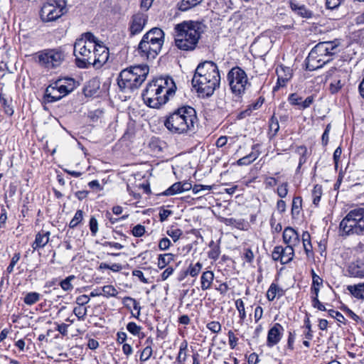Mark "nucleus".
Here are the masks:
<instances>
[{
  "instance_id": "obj_13",
  "label": "nucleus",
  "mask_w": 364,
  "mask_h": 364,
  "mask_svg": "<svg viewBox=\"0 0 364 364\" xmlns=\"http://www.w3.org/2000/svg\"><path fill=\"white\" fill-rule=\"evenodd\" d=\"M294 257V248L290 246H277L272 252V259L274 261H279L282 264L290 262Z\"/></svg>"
},
{
  "instance_id": "obj_58",
  "label": "nucleus",
  "mask_w": 364,
  "mask_h": 364,
  "mask_svg": "<svg viewBox=\"0 0 364 364\" xmlns=\"http://www.w3.org/2000/svg\"><path fill=\"white\" fill-rule=\"evenodd\" d=\"M90 299L87 295L83 294L76 298V304L78 306H83L90 301Z\"/></svg>"
},
{
  "instance_id": "obj_6",
  "label": "nucleus",
  "mask_w": 364,
  "mask_h": 364,
  "mask_svg": "<svg viewBox=\"0 0 364 364\" xmlns=\"http://www.w3.org/2000/svg\"><path fill=\"white\" fill-rule=\"evenodd\" d=\"M196 120V112L193 107H182L166 116L164 124L172 134H182L193 129Z\"/></svg>"
},
{
  "instance_id": "obj_24",
  "label": "nucleus",
  "mask_w": 364,
  "mask_h": 364,
  "mask_svg": "<svg viewBox=\"0 0 364 364\" xmlns=\"http://www.w3.org/2000/svg\"><path fill=\"white\" fill-rule=\"evenodd\" d=\"M259 147V144H255L252 146V151L248 155L240 159L237 164L239 166H247L255 161L259 156V152L257 149Z\"/></svg>"
},
{
  "instance_id": "obj_5",
  "label": "nucleus",
  "mask_w": 364,
  "mask_h": 364,
  "mask_svg": "<svg viewBox=\"0 0 364 364\" xmlns=\"http://www.w3.org/2000/svg\"><path fill=\"white\" fill-rule=\"evenodd\" d=\"M340 41L337 39L317 43L311 49L306 60V68L309 70H315L322 68L340 52Z\"/></svg>"
},
{
  "instance_id": "obj_18",
  "label": "nucleus",
  "mask_w": 364,
  "mask_h": 364,
  "mask_svg": "<svg viewBox=\"0 0 364 364\" xmlns=\"http://www.w3.org/2000/svg\"><path fill=\"white\" fill-rule=\"evenodd\" d=\"M276 73L277 75V85L274 87V91L284 87L292 77V70L289 67L279 65L277 67Z\"/></svg>"
},
{
  "instance_id": "obj_57",
  "label": "nucleus",
  "mask_w": 364,
  "mask_h": 364,
  "mask_svg": "<svg viewBox=\"0 0 364 364\" xmlns=\"http://www.w3.org/2000/svg\"><path fill=\"white\" fill-rule=\"evenodd\" d=\"M301 205V198L300 197H295L293 198L291 211L294 213L295 211L297 213Z\"/></svg>"
},
{
  "instance_id": "obj_45",
  "label": "nucleus",
  "mask_w": 364,
  "mask_h": 364,
  "mask_svg": "<svg viewBox=\"0 0 364 364\" xmlns=\"http://www.w3.org/2000/svg\"><path fill=\"white\" fill-rule=\"evenodd\" d=\"M360 266L353 262L348 267V272L350 277L358 278Z\"/></svg>"
},
{
  "instance_id": "obj_21",
  "label": "nucleus",
  "mask_w": 364,
  "mask_h": 364,
  "mask_svg": "<svg viewBox=\"0 0 364 364\" xmlns=\"http://www.w3.org/2000/svg\"><path fill=\"white\" fill-rule=\"evenodd\" d=\"M45 97L48 102H53L63 97L59 89L58 88V83H56V82L50 84L46 89Z\"/></svg>"
},
{
  "instance_id": "obj_40",
  "label": "nucleus",
  "mask_w": 364,
  "mask_h": 364,
  "mask_svg": "<svg viewBox=\"0 0 364 364\" xmlns=\"http://www.w3.org/2000/svg\"><path fill=\"white\" fill-rule=\"evenodd\" d=\"M235 307L239 312V317L240 320L244 321L246 318V311L245 304L241 299H238L235 301Z\"/></svg>"
},
{
  "instance_id": "obj_27",
  "label": "nucleus",
  "mask_w": 364,
  "mask_h": 364,
  "mask_svg": "<svg viewBox=\"0 0 364 364\" xmlns=\"http://www.w3.org/2000/svg\"><path fill=\"white\" fill-rule=\"evenodd\" d=\"M349 292L356 299H364V282L347 287Z\"/></svg>"
},
{
  "instance_id": "obj_12",
  "label": "nucleus",
  "mask_w": 364,
  "mask_h": 364,
  "mask_svg": "<svg viewBox=\"0 0 364 364\" xmlns=\"http://www.w3.org/2000/svg\"><path fill=\"white\" fill-rule=\"evenodd\" d=\"M348 72L345 69L331 68L326 75V80H330L329 90L331 94L338 92L346 82Z\"/></svg>"
},
{
  "instance_id": "obj_60",
  "label": "nucleus",
  "mask_w": 364,
  "mask_h": 364,
  "mask_svg": "<svg viewBox=\"0 0 364 364\" xmlns=\"http://www.w3.org/2000/svg\"><path fill=\"white\" fill-rule=\"evenodd\" d=\"M174 272V269L172 267H168L161 274V279L162 281L166 280Z\"/></svg>"
},
{
  "instance_id": "obj_43",
  "label": "nucleus",
  "mask_w": 364,
  "mask_h": 364,
  "mask_svg": "<svg viewBox=\"0 0 364 364\" xmlns=\"http://www.w3.org/2000/svg\"><path fill=\"white\" fill-rule=\"evenodd\" d=\"M322 195V187L319 185H316L312 191L313 203L314 205H318Z\"/></svg>"
},
{
  "instance_id": "obj_46",
  "label": "nucleus",
  "mask_w": 364,
  "mask_h": 364,
  "mask_svg": "<svg viewBox=\"0 0 364 364\" xmlns=\"http://www.w3.org/2000/svg\"><path fill=\"white\" fill-rule=\"evenodd\" d=\"M20 258H21L20 252H16L13 255V257L11 259V262L6 268L7 273L11 274L14 271V268L15 265L16 264V263L19 261Z\"/></svg>"
},
{
  "instance_id": "obj_23",
  "label": "nucleus",
  "mask_w": 364,
  "mask_h": 364,
  "mask_svg": "<svg viewBox=\"0 0 364 364\" xmlns=\"http://www.w3.org/2000/svg\"><path fill=\"white\" fill-rule=\"evenodd\" d=\"M214 280V273L213 271L207 270L202 273L200 276V288L203 291L210 289Z\"/></svg>"
},
{
  "instance_id": "obj_30",
  "label": "nucleus",
  "mask_w": 364,
  "mask_h": 364,
  "mask_svg": "<svg viewBox=\"0 0 364 364\" xmlns=\"http://www.w3.org/2000/svg\"><path fill=\"white\" fill-rule=\"evenodd\" d=\"M188 345V342L186 340L183 341L180 344L178 354L176 358V361L178 364H184L186 360Z\"/></svg>"
},
{
  "instance_id": "obj_32",
  "label": "nucleus",
  "mask_w": 364,
  "mask_h": 364,
  "mask_svg": "<svg viewBox=\"0 0 364 364\" xmlns=\"http://www.w3.org/2000/svg\"><path fill=\"white\" fill-rule=\"evenodd\" d=\"M41 299V294L38 292L31 291L27 293L24 298L23 301L28 306L33 305L37 303Z\"/></svg>"
},
{
  "instance_id": "obj_28",
  "label": "nucleus",
  "mask_w": 364,
  "mask_h": 364,
  "mask_svg": "<svg viewBox=\"0 0 364 364\" xmlns=\"http://www.w3.org/2000/svg\"><path fill=\"white\" fill-rule=\"evenodd\" d=\"M174 255L171 253L161 254L158 257L157 267L160 269H164L173 261Z\"/></svg>"
},
{
  "instance_id": "obj_62",
  "label": "nucleus",
  "mask_w": 364,
  "mask_h": 364,
  "mask_svg": "<svg viewBox=\"0 0 364 364\" xmlns=\"http://www.w3.org/2000/svg\"><path fill=\"white\" fill-rule=\"evenodd\" d=\"M312 306L314 308H316L320 311H326V310L324 305L321 302H320V301L318 300V298H316V297H312Z\"/></svg>"
},
{
  "instance_id": "obj_38",
  "label": "nucleus",
  "mask_w": 364,
  "mask_h": 364,
  "mask_svg": "<svg viewBox=\"0 0 364 364\" xmlns=\"http://www.w3.org/2000/svg\"><path fill=\"white\" fill-rule=\"evenodd\" d=\"M202 0H182L179 9L181 11H187L189 9L194 7L199 4Z\"/></svg>"
},
{
  "instance_id": "obj_35",
  "label": "nucleus",
  "mask_w": 364,
  "mask_h": 364,
  "mask_svg": "<svg viewBox=\"0 0 364 364\" xmlns=\"http://www.w3.org/2000/svg\"><path fill=\"white\" fill-rule=\"evenodd\" d=\"M296 153L299 155L298 168L306 162L307 160V148L305 146H299L296 149Z\"/></svg>"
},
{
  "instance_id": "obj_59",
  "label": "nucleus",
  "mask_w": 364,
  "mask_h": 364,
  "mask_svg": "<svg viewBox=\"0 0 364 364\" xmlns=\"http://www.w3.org/2000/svg\"><path fill=\"white\" fill-rule=\"evenodd\" d=\"M173 214V212L167 209H161L159 212V218L161 222L165 221L170 215Z\"/></svg>"
},
{
  "instance_id": "obj_50",
  "label": "nucleus",
  "mask_w": 364,
  "mask_h": 364,
  "mask_svg": "<svg viewBox=\"0 0 364 364\" xmlns=\"http://www.w3.org/2000/svg\"><path fill=\"white\" fill-rule=\"evenodd\" d=\"M288 100L291 105H298V106H299V108L301 107L302 97H300L298 94H296V93L291 94L288 97Z\"/></svg>"
},
{
  "instance_id": "obj_2",
  "label": "nucleus",
  "mask_w": 364,
  "mask_h": 364,
  "mask_svg": "<svg viewBox=\"0 0 364 364\" xmlns=\"http://www.w3.org/2000/svg\"><path fill=\"white\" fill-rule=\"evenodd\" d=\"M220 75L217 65L212 61L200 63L192 79L193 87L203 97L211 96L219 87Z\"/></svg>"
},
{
  "instance_id": "obj_3",
  "label": "nucleus",
  "mask_w": 364,
  "mask_h": 364,
  "mask_svg": "<svg viewBox=\"0 0 364 364\" xmlns=\"http://www.w3.org/2000/svg\"><path fill=\"white\" fill-rule=\"evenodd\" d=\"M176 86L169 77L157 78L146 85L142 93L144 103L151 108H159L166 104L176 92Z\"/></svg>"
},
{
  "instance_id": "obj_63",
  "label": "nucleus",
  "mask_w": 364,
  "mask_h": 364,
  "mask_svg": "<svg viewBox=\"0 0 364 364\" xmlns=\"http://www.w3.org/2000/svg\"><path fill=\"white\" fill-rule=\"evenodd\" d=\"M302 243H303V247H304V251H305L307 257L312 256L313 252H312V245H311V240H309L308 242H304Z\"/></svg>"
},
{
  "instance_id": "obj_7",
  "label": "nucleus",
  "mask_w": 364,
  "mask_h": 364,
  "mask_svg": "<svg viewBox=\"0 0 364 364\" xmlns=\"http://www.w3.org/2000/svg\"><path fill=\"white\" fill-rule=\"evenodd\" d=\"M149 72L146 65L131 66L121 71L118 85L123 91L139 88L146 80Z\"/></svg>"
},
{
  "instance_id": "obj_39",
  "label": "nucleus",
  "mask_w": 364,
  "mask_h": 364,
  "mask_svg": "<svg viewBox=\"0 0 364 364\" xmlns=\"http://www.w3.org/2000/svg\"><path fill=\"white\" fill-rule=\"evenodd\" d=\"M83 219V212L81 210H78L75 213L73 218L70 220L69 223V227L70 228H75L79 225Z\"/></svg>"
},
{
  "instance_id": "obj_53",
  "label": "nucleus",
  "mask_w": 364,
  "mask_h": 364,
  "mask_svg": "<svg viewBox=\"0 0 364 364\" xmlns=\"http://www.w3.org/2000/svg\"><path fill=\"white\" fill-rule=\"evenodd\" d=\"M206 327L214 333H218L221 331V325L218 321H211L207 323Z\"/></svg>"
},
{
  "instance_id": "obj_19",
  "label": "nucleus",
  "mask_w": 364,
  "mask_h": 364,
  "mask_svg": "<svg viewBox=\"0 0 364 364\" xmlns=\"http://www.w3.org/2000/svg\"><path fill=\"white\" fill-rule=\"evenodd\" d=\"M284 242L287 246L294 248L299 245L300 237L299 233L292 228L287 227L282 234Z\"/></svg>"
},
{
  "instance_id": "obj_44",
  "label": "nucleus",
  "mask_w": 364,
  "mask_h": 364,
  "mask_svg": "<svg viewBox=\"0 0 364 364\" xmlns=\"http://www.w3.org/2000/svg\"><path fill=\"white\" fill-rule=\"evenodd\" d=\"M288 186L289 183L287 182H283L279 184L276 190V193L280 198H285L288 194Z\"/></svg>"
},
{
  "instance_id": "obj_61",
  "label": "nucleus",
  "mask_w": 364,
  "mask_h": 364,
  "mask_svg": "<svg viewBox=\"0 0 364 364\" xmlns=\"http://www.w3.org/2000/svg\"><path fill=\"white\" fill-rule=\"evenodd\" d=\"M269 129L275 135L279 129V125L277 120H274L273 118L271 120L269 124Z\"/></svg>"
},
{
  "instance_id": "obj_4",
  "label": "nucleus",
  "mask_w": 364,
  "mask_h": 364,
  "mask_svg": "<svg viewBox=\"0 0 364 364\" xmlns=\"http://www.w3.org/2000/svg\"><path fill=\"white\" fill-rule=\"evenodd\" d=\"M175 45L185 51L196 49L204 31V26L197 21H183L175 26Z\"/></svg>"
},
{
  "instance_id": "obj_56",
  "label": "nucleus",
  "mask_w": 364,
  "mask_h": 364,
  "mask_svg": "<svg viewBox=\"0 0 364 364\" xmlns=\"http://www.w3.org/2000/svg\"><path fill=\"white\" fill-rule=\"evenodd\" d=\"M228 336L230 347L231 349H234L237 344L238 338L235 336L232 331H228Z\"/></svg>"
},
{
  "instance_id": "obj_51",
  "label": "nucleus",
  "mask_w": 364,
  "mask_h": 364,
  "mask_svg": "<svg viewBox=\"0 0 364 364\" xmlns=\"http://www.w3.org/2000/svg\"><path fill=\"white\" fill-rule=\"evenodd\" d=\"M220 250L219 246L214 245L211 247V250L208 252V257L214 261L219 258Z\"/></svg>"
},
{
  "instance_id": "obj_22",
  "label": "nucleus",
  "mask_w": 364,
  "mask_h": 364,
  "mask_svg": "<svg viewBox=\"0 0 364 364\" xmlns=\"http://www.w3.org/2000/svg\"><path fill=\"white\" fill-rule=\"evenodd\" d=\"M50 232L41 230L36 235L34 242L32 244V247L34 250L45 247L49 242Z\"/></svg>"
},
{
  "instance_id": "obj_17",
  "label": "nucleus",
  "mask_w": 364,
  "mask_h": 364,
  "mask_svg": "<svg viewBox=\"0 0 364 364\" xmlns=\"http://www.w3.org/2000/svg\"><path fill=\"white\" fill-rule=\"evenodd\" d=\"M284 331V329L280 323H274L268 331L267 346L272 348L279 343L282 338Z\"/></svg>"
},
{
  "instance_id": "obj_29",
  "label": "nucleus",
  "mask_w": 364,
  "mask_h": 364,
  "mask_svg": "<svg viewBox=\"0 0 364 364\" xmlns=\"http://www.w3.org/2000/svg\"><path fill=\"white\" fill-rule=\"evenodd\" d=\"M283 296V290L275 283H272L267 292V298L269 301H273L276 296Z\"/></svg>"
},
{
  "instance_id": "obj_54",
  "label": "nucleus",
  "mask_w": 364,
  "mask_h": 364,
  "mask_svg": "<svg viewBox=\"0 0 364 364\" xmlns=\"http://www.w3.org/2000/svg\"><path fill=\"white\" fill-rule=\"evenodd\" d=\"M132 233L134 237H141L145 233V228L144 225H136L132 228Z\"/></svg>"
},
{
  "instance_id": "obj_47",
  "label": "nucleus",
  "mask_w": 364,
  "mask_h": 364,
  "mask_svg": "<svg viewBox=\"0 0 364 364\" xmlns=\"http://www.w3.org/2000/svg\"><path fill=\"white\" fill-rule=\"evenodd\" d=\"M127 329L134 336H138L141 332V328L134 322H129L127 326Z\"/></svg>"
},
{
  "instance_id": "obj_16",
  "label": "nucleus",
  "mask_w": 364,
  "mask_h": 364,
  "mask_svg": "<svg viewBox=\"0 0 364 364\" xmlns=\"http://www.w3.org/2000/svg\"><path fill=\"white\" fill-rule=\"evenodd\" d=\"M147 22V15L144 13L135 14L130 21L129 31L132 36L136 35L142 31Z\"/></svg>"
},
{
  "instance_id": "obj_64",
  "label": "nucleus",
  "mask_w": 364,
  "mask_h": 364,
  "mask_svg": "<svg viewBox=\"0 0 364 364\" xmlns=\"http://www.w3.org/2000/svg\"><path fill=\"white\" fill-rule=\"evenodd\" d=\"M244 259L247 262H252L254 259V254L252 251L250 249H246L245 250L244 252Z\"/></svg>"
},
{
  "instance_id": "obj_15",
  "label": "nucleus",
  "mask_w": 364,
  "mask_h": 364,
  "mask_svg": "<svg viewBox=\"0 0 364 364\" xmlns=\"http://www.w3.org/2000/svg\"><path fill=\"white\" fill-rule=\"evenodd\" d=\"M161 49L153 47L151 44H149L145 40H141L138 46V53L141 58L146 60H153L160 53Z\"/></svg>"
},
{
  "instance_id": "obj_14",
  "label": "nucleus",
  "mask_w": 364,
  "mask_h": 364,
  "mask_svg": "<svg viewBox=\"0 0 364 364\" xmlns=\"http://www.w3.org/2000/svg\"><path fill=\"white\" fill-rule=\"evenodd\" d=\"M142 40L161 50L164 43V33L161 28H154L143 36Z\"/></svg>"
},
{
  "instance_id": "obj_33",
  "label": "nucleus",
  "mask_w": 364,
  "mask_h": 364,
  "mask_svg": "<svg viewBox=\"0 0 364 364\" xmlns=\"http://www.w3.org/2000/svg\"><path fill=\"white\" fill-rule=\"evenodd\" d=\"M75 275H70L60 282V287L65 291H71L74 289L72 282L75 279Z\"/></svg>"
},
{
  "instance_id": "obj_48",
  "label": "nucleus",
  "mask_w": 364,
  "mask_h": 364,
  "mask_svg": "<svg viewBox=\"0 0 364 364\" xmlns=\"http://www.w3.org/2000/svg\"><path fill=\"white\" fill-rule=\"evenodd\" d=\"M263 178L266 188H273L278 183L277 179L273 176H264Z\"/></svg>"
},
{
  "instance_id": "obj_8",
  "label": "nucleus",
  "mask_w": 364,
  "mask_h": 364,
  "mask_svg": "<svg viewBox=\"0 0 364 364\" xmlns=\"http://www.w3.org/2000/svg\"><path fill=\"white\" fill-rule=\"evenodd\" d=\"M343 235L361 234L364 232V208L350 210L340 223Z\"/></svg>"
},
{
  "instance_id": "obj_10",
  "label": "nucleus",
  "mask_w": 364,
  "mask_h": 364,
  "mask_svg": "<svg viewBox=\"0 0 364 364\" xmlns=\"http://www.w3.org/2000/svg\"><path fill=\"white\" fill-rule=\"evenodd\" d=\"M67 12L65 0H48L42 6L40 16L46 22L54 21Z\"/></svg>"
},
{
  "instance_id": "obj_1",
  "label": "nucleus",
  "mask_w": 364,
  "mask_h": 364,
  "mask_svg": "<svg viewBox=\"0 0 364 364\" xmlns=\"http://www.w3.org/2000/svg\"><path fill=\"white\" fill-rule=\"evenodd\" d=\"M73 53L76 65L82 68L90 65L100 68L108 60L109 55V49L99 43L91 33L83 34L75 41Z\"/></svg>"
},
{
  "instance_id": "obj_49",
  "label": "nucleus",
  "mask_w": 364,
  "mask_h": 364,
  "mask_svg": "<svg viewBox=\"0 0 364 364\" xmlns=\"http://www.w3.org/2000/svg\"><path fill=\"white\" fill-rule=\"evenodd\" d=\"M55 82L58 83V88L59 89L63 97L72 92L71 87L65 86V84L63 83V80H58Z\"/></svg>"
},
{
  "instance_id": "obj_31",
  "label": "nucleus",
  "mask_w": 364,
  "mask_h": 364,
  "mask_svg": "<svg viewBox=\"0 0 364 364\" xmlns=\"http://www.w3.org/2000/svg\"><path fill=\"white\" fill-rule=\"evenodd\" d=\"M291 7L298 15L304 18H311L312 13L308 10L304 6H299L295 4H291Z\"/></svg>"
},
{
  "instance_id": "obj_55",
  "label": "nucleus",
  "mask_w": 364,
  "mask_h": 364,
  "mask_svg": "<svg viewBox=\"0 0 364 364\" xmlns=\"http://www.w3.org/2000/svg\"><path fill=\"white\" fill-rule=\"evenodd\" d=\"M171 245V240L167 237H164L159 242V248L161 251L167 250Z\"/></svg>"
},
{
  "instance_id": "obj_36",
  "label": "nucleus",
  "mask_w": 364,
  "mask_h": 364,
  "mask_svg": "<svg viewBox=\"0 0 364 364\" xmlns=\"http://www.w3.org/2000/svg\"><path fill=\"white\" fill-rule=\"evenodd\" d=\"M146 343L148 345L144 348L140 355V360L142 362L148 360L153 353L152 348L151 346V341L147 339Z\"/></svg>"
},
{
  "instance_id": "obj_11",
  "label": "nucleus",
  "mask_w": 364,
  "mask_h": 364,
  "mask_svg": "<svg viewBox=\"0 0 364 364\" xmlns=\"http://www.w3.org/2000/svg\"><path fill=\"white\" fill-rule=\"evenodd\" d=\"M38 63L46 68L58 67L65 59L64 53L59 48L45 49L37 53Z\"/></svg>"
},
{
  "instance_id": "obj_9",
  "label": "nucleus",
  "mask_w": 364,
  "mask_h": 364,
  "mask_svg": "<svg viewBox=\"0 0 364 364\" xmlns=\"http://www.w3.org/2000/svg\"><path fill=\"white\" fill-rule=\"evenodd\" d=\"M227 80L231 92L237 97H241L251 85L246 73L239 67H234L228 72Z\"/></svg>"
},
{
  "instance_id": "obj_37",
  "label": "nucleus",
  "mask_w": 364,
  "mask_h": 364,
  "mask_svg": "<svg viewBox=\"0 0 364 364\" xmlns=\"http://www.w3.org/2000/svg\"><path fill=\"white\" fill-rule=\"evenodd\" d=\"M102 295L105 297H115L118 294L117 289L112 285H105L102 289Z\"/></svg>"
},
{
  "instance_id": "obj_52",
  "label": "nucleus",
  "mask_w": 364,
  "mask_h": 364,
  "mask_svg": "<svg viewBox=\"0 0 364 364\" xmlns=\"http://www.w3.org/2000/svg\"><path fill=\"white\" fill-rule=\"evenodd\" d=\"M89 226H90V229L92 235L95 236L97 232H98V223H97V219L94 216H92L90 218V222H89Z\"/></svg>"
},
{
  "instance_id": "obj_25",
  "label": "nucleus",
  "mask_w": 364,
  "mask_h": 364,
  "mask_svg": "<svg viewBox=\"0 0 364 364\" xmlns=\"http://www.w3.org/2000/svg\"><path fill=\"white\" fill-rule=\"evenodd\" d=\"M202 268L203 264L200 262H198L195 264L191 263L187 267L186 270L183 273L180 280H182L188 275H190L192 277H196L200 274Z\"/></svg>"
},
{
  "instance_id": "obj_42",
  "label": "nucleus",
  "mask_w": 364,
  "mask_h": 364,
  "mask_svg": "<svg viewBox=\"0 0 364 364\" xmlns=\"http://www.w3.org/2000/svg\"><path fill=\"white\" fill-rule=\"evenodd\" d=\"M87 308L77 306H75L73 309L74 314L77 317L78 320L80 321H84L85 318V316L87 315Z\"/></svg>"
},
{
  "instance_id": "obj_26",
  "label": "nucleus",
  "mask_w": 364,
  "mask_h": 364,
  "mask_svg": "<svg viewBox=\"0 0 364 364\" xmlns=\"http://www.w3.org/2000/svg\"><path fill=\"white\" fill-rule=\"evenodd\" d=\"M12 103V99H8L6 97L5 94L2 92L0 93V104L3 108L4 113L8 116H12L14 112Z\"/></svg>"
},
{
  "instance_id": "obj_41",
  "label": "nucleus",
  "mask_w": 364,
  "mask_h": 364,
  "mask_svg": "<svg viewBox=\"0 0 364 364\" xmlns=\"http://www.w3.org/2000/svg\"><path fill=\"white\" fill-rule=\"evenodd\" d=\"M166 234L171 237L174 242H177L183 235V231L179 228H171L167 230Z\"/></svg>"
},
{
  "instance_id": "obj_20",
  "label": "nucleus",
  "mask_w": 364,
  "mask_h": 364,
  "mask_svg": "<svg viewBox=\"0 0 364 364\" xmlns=\"http://www.w3.org/2000/svg\"><path fill=\"white\" fill-rule=\"evenodd\" d=\"M192 184L188 181L176 182L167 188L164 193V196H173L191 190Z\"/></svg>"
},
{
  "instance_id": "obj_34",
  "label": "nucleus",
  "mask_w": 364,
  "mask_h": 364,
  "mask_svg": "<svg viewBox=\"0 0 364 364\" xmlns=\"http://www.w3.org/2000/svg\"><path fill=\"white\" fill-rule=\"evenodd\" d=\"M122 303L127 308H130L131 306H132L133 309L137 311L136 317H138L140 315L141 307L139 306V304L134 299L129 296H125L122 299Z\"/></svg>"
}]
</instances>
